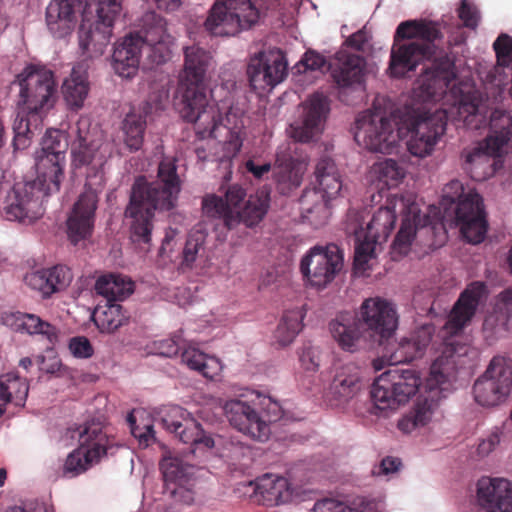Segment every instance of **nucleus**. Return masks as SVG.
Listing matches in <instances>:
<instances>
[{
  "label": "nucleus",
  "mask_w": 512,
  "mask_h": 512,
  "mask_svg": "<svg viewBox=\"0 0 512 512\" xmlns=\"http://www.w3.org/2000/svg\"><path fill=\"white\" fill-rule=\"evenodd\" d=\"M259 18L250 0H220L205 21L206 29L216 36H234L250 28Z\"/></svg>",
  "instance_id": "nucleus-13"
},
{
  "label": "nucleus",
  "mask_w": 512,
  "mask_h": 512,
  "mask_svg": "<svg viewBox=\"0 0 512 512\" xmlns=\"http://www.w3.org/2000/svg\"><path fill=\"white\" fill-rule=\"evenodd\" d=\"M304 316L302 308L288 310L283 314L273 336L279 347H286L294 341L302 330Z\"/></svg>",
  "instance_id": "nucleus-46"
},
{
  "label": "nucleus",
  "mask_w": 512,
  "mask_h": 512,
  "mask_svg": "<svg viewBox=\"0 0 512 512\" xmlns=\"http://www.w3.org/2000/svg\"><path fill=\"white\" fill-rule=\"evenodd\" d=\"M401 205V226L392 245V256L398 260L412 249L416 238V203L413 197H403Z\"/></svg>",
  "instance_id": "nucleus-35"
},
{
  "label": "nucleus",
  "mask_w": 512,
  "mask_h": 512,
  "mask_svg": "<svg viewBox=\"0 0 512 512\" xmlns=\"http://www.w3.org/2000/svg\"><path fill=\"white\" fill-rule=\"evenodd\" d=\"M246 191L233 184L225 191V198L215 194L206 195L202 200V210L206 217L223 220L228 229L241 222L240 210L243 208Z\"/></svg>",
  "instance_id": "nucleus-24"
},
{
  "label": "nucleus",
  "mask_w": 512,
  "mask_h": 512,
  "mask_svg": "<svg viewBox=\"0 0 512 512\" xmlns=\"http://www.w3.org/2000/svg\"><path fill=\"white\" fill-rule=\"evenodd\" d=\"M288 64L284 54L277 49L261 51L250 57L247 75L250 86L257 92L272 90L284 81Z\"/></svg>",
  "instance_id": "nucleus-18"
},
{
  "label": "nucleus",
  "mask_w": 512,
  "mask_h": 512,
  "mask_svg": "<svg viewBox=\"0 0 512 512\" xmlns=\"http://www.w3.org/2000/svg\"><path fill=\"white\" fill-rule=\"evenodd\" d=\"M214 66L210 52L192 45L184 50V68L180 79L181 98L177 103L181 117L192 124L201 138L225 135V157H235L242 147L243 119L229 110L225 118L220 108L208 98L206 80Z\"/></svg>",
  "instance_id": "nucleus-1"
},
{
  "label": "nucleus",
  "mask_w": 512,
  "mask_h": 512,
  "mask_svg": "<svg viewBox=\"0 0 512 512\" xmlns=\"http://www.w3.org/2000/svg\"><path fill=\"white\" fill-rule=\"evenodd\" d=\"M123 0H87V6L93 8L96 20L100 23L114 24L122 11Z\"/></svg>",
  "instance_id": "nucleus-55"
},
{
  "label": "nucleus",
  "mask_w": 512,
  "mask_h": 512,
  "mask_svg": "<svg viewBox=\"0 0 512 512\" xmlns=\"http://www.w3.org/2000/svg\"><path fill=\"white\" fill-rule=\"evenodd\" d=\"M329 330L333 340L345 352H358L372 342L358 316L353 312L338 313L329 323Z\"/></svg>",
  "instance_id": "nucleus-26"
},
{
  "label": "nucleus",
  "mask_w": 512,
  "mask_h": 512,
  "mask_svg": "<svg viewBox=\"0 0 512 512\" xmlns=\"http://www.w3.org/2000/svg\"><path fill=\"white\" fill-rule=\"evenodd\" d=\"M330 111L329 101L321 93L311 95L303 104L300 120L290 127V136L302 143L316 141L324 130Z\"/></svg>",
  "instance_id": "nucleus-21"
},
{
  "label": "nucleus",
  "mask_w": 512,
  "mask_h": 512,
  "mask_svg": "<svg viewBox=\"0 0 512 512\" xmlns=\"http://www.w3.org/2000/svg\"><path fill=\"white\" fill-rule=\"evenodd\" d=\"M72 163L75 168L86 167L85 191L67 219V235L73 245L85 243L92 235L98 193L105 184L104 165L111 156L109 143L103 140L101 132L90 129L88 118L77 122V139L71 146Z\"/></svg>",
  "instance_id": "nucleus-2"
},
{
  "label": "nucleus",
  "mask_w": 512,
  "mask_h": 512,
  "mask_svg": "<svg viewBox=\"0 0 512 512\" xmlns=\"http://www.w3.org/2000/svg\"><path fill=\"white\" fill-rule=\"evenodd\" d=\"M512 388V359L495 356L486 371L473 385L475 401L483 407L498 406L508 398Z\"/></svg>",
  "instance_id": "nucleus-14"
},
{
  "label": "nucleus",
  "mask_w": 512,
  "mask_h": 512,
  "mask_svg": "<svg viewBox=\"0 0 512 512\" xmlns=\"http://www.w3.org/2000/svg\"><path fill=\"white\" fill-rule=\"evenodd\" d=\"M149 47L152 62H166L172 54L174 38L167 32L165 20L155 12L143 16V36L129 35L119 42L112 55V67L123 78L133 77L139 67L142 44Z\"/></svg>",
  "instance_id": "nucleus-6"
},
{
  "label": "nucleus",
  "mask_w": 512,
  "mask_h": 512,
  "mask_svg": "<svg viewBox=\"0 0 512 512\" xmlns=\"http://www.w3.org/2000/svg\"><path fill=\"white\" fill-rule=\"evenodd\" d=\"M404 177L405 170L392 159L374 163L369 171L371 181H378L389 188L397 186Z\"/></svg>",
  "instance_id": "nucleus-50"
},
{
  "label": "nucleus",
  "mask_w": 512,
  "mask_h": 512,
  "mask_svg": "<svg viewBox=\"0 0 512 512\" xmlns=\"http://www.w3.org/2000/svg\"><path fill=\"white\" fill-rule=\"evenodd\" d=\"M415 67L416 20H408L396 29L388 72L392 77H403Z\"/></svg>",
  "instance_id": "nucleus-23"
},
{
  "label": "nucleus",
  "mask_w": 512,
  "mask_h": 512,
  "mask_svg": "<svg viewBox=\"0 0 512 512\" xmlns=\"http://www.w3.org/2000/svg\"><path fill=\"white\" fill-rule=\"evenodd\" d=\"M347 230L355 236L354 272L358 276H367L377 264V255L396 221L395 211L389 207H380L364 221L361 214L350 212Z\"/></svg>",
  "instance_id": "nucleus-8"
},
{
  "label": "nucleus",
  "mask_w": 512,
  "mask_h": 512,
  "mask_svg": "<svg viewBox=\"0 0 512 512\" xmlns=\"http://www.w3.org/2000/svg\"><path fill=\"white\" fill-rule=\"evenodd\" d=\"M73 279L69 267L56 265L49 269L29 272L24 277V282L31 290L38 292L47 298L52 294L66 289Z\"/></svg>",
  "instance_id": "nucleus-33"
},
{
  "label": "nucleus",
  "mask_w": 512,
  "mask_h": 512,
  "mask_svg": "<svg viewBox=\"0 0 512 512\" xmlns=\"http://www.w3.org/2000/svg\"><path fill=\"white\" fill-rule=\"evenodd\" d=\"M206 238V233L200 229L189 233L178 264L179 271L185 273L198 267L205 253Z\"/></svg>",
  "instance_id": "nucleus-44"
},
{
  "label": "nucleus",
  "mask_w": 512,
  "mask_h": 512,
  "mask_svg": "<svg viewBox=\"0 0 512 512\" xmlns=\"http://www.w3.org/2000/svg\"><path fill=\"white\" fill-rule=\"evenodd\" d=\"M79 446L66 458L63 473L75 477L97 464L106 454L108 438L100 423L91 422L79 432Z\"/></svg>",
  "instance_id": "nucleus-15"
},
{
  "label": "nucleus",
  "mask_w": 512,
  "mask_h": 512,
  "mask_svg": "<svg viewBox=\"0 0 512 512\" xmlns=\"http://www.w3.org/2000/svg\"><path fill=\"white\" fill-rule=\"evenodd\" d=\"M308 512H386L383 505L376 501L356 498L350 503L335 499L317 501Z\"/></svg>",
  "instance_id": "nucleus-45"
},
{
  "label": "nucleus",
  "mask_w": 512,
  "mask_h": 512,
  "mask_svg": "<svg viewBox=\"0 0 512 512\" xmlns=\"http://www.w3.org/2000/svg\"><path fill=\"white\" fill-rule=\"evenodd\" d=\"M128 320L120 304L108 302L99 307L95 315V323L101 332L112 333L123 326Z\"/></svg>",
  "instance_id": "nucleus-51"
},
{
  "label": "nucleus",
  "mask_w": 512,
  "mask_h": 512,
  "mask_svg": "<svg viewBox=\"0 0 512 512\" xmlns=\"http://www.w3.org/2000/svg\"><path fill=\"white\" fill-rule=\"evenodd\" d=\"M487 285L483 281H474L467 285L455 303L447 327L461 330L474 316L480 302L487 297Z\"/></svg>",
  "instance_id": "nucleus-32"
},
{
  "label": "nucleus",
  "mask_w": 512,
  "mask_h": 512,
  "mask_svg": "<svg viewBox=\"0 0 512 512\" xmlns=\"http://www.w3.org/2000/svg\"><path fill=\"white\" fill-rule=\"evenodd\" d=\"M29 392V385L25 379L10 372L0 376V402L12 403L15 406L25 405Z\"/></svg>",
  "instance_id": "nucleus-48"
},
{
  "label": "nucleus",
  "mask_w": 512,
  "mask_h": 512,
  "mask_svg": "<svg viewBox=\"0 0 512 512\" xmlns=\"http://www.w3.org/2000/svg\"><path fill=\"white\" fill-rule=\"evenodd\" d=\"M373 342L384 345L397 328V314L394 305L381 297L365 299L356 314Z\"/></svg>",
  "instance_id": "nucleus-19"
},
{
  "label": "nucleus",
  "mask_w": 512,
  "mask_h": 512,
  "mask_svg": "<svg viewBox=\"0 0 512 512\" xmlns=\"http://www.w3.org/2000/svg\"><path fill=\"white\" fill-rule=\"evenodd\" d=\"M307 165L305 160H290L277 164L273 169V177L279 191L286 194L299 187L307 170Z\"/></svg>",
  "instance_id": "nucleus-43"
},
{
  "label": "nucleus",
  "mask_w": 512,
  "mask_h": 512,
  "mask_svg": "<svg viewBox=\"0 0 512 512\" xmlns=\"http://www.w3.org/2000/svg\"><path fill=\"white\" fill-rule=\"evenodd\" d=\"M370 394L375 408L398 409L416 395V369L411 365L383 372L375 379Z\"/></svg>",
  "instance_id": "nucleus-11"
},
{
  "label": "nucleus",
  "mask_w": 512,
  "mask_h": 512,
  "mask_svg": "<svg viewBox=\"0 0 512 512\" xmlns=\"http://www.w3.org/2000/svg\"><path fill=\"white\" fill-rule=\"evenodd\" d=\"M168 99L166 90L159 91L155 96H150L143 111L131 110L122 121L123 142L129 151H138L143 144L146 128V114L151 111H158L163 108Z\"/></svg>",
  "instance_id": "nucleus-29"
},
{
  "label": "nucleus",
  "mask_w": 512,
  "mask_h": 512,
  "mask_svg": "<svg viewBox=\"0 0 512 512\" xmlns=\"http://www.w3.org/2000/svg\"><path fill=\"white\" fill-rule=\"evenodd\" d=\"M244 487L251 491L249 496L253 501L267 507L287 503L293 494L289 481L274 474H265L247 482Z\"/></svg>",
  "instance_id": "nucleus-30"
},
{
  "label": "nucleus",
  "mask_w": 512,
  "mask_h": 512,
  "mask_svg": "<svg viewBox=\"0 0 512 512\" xmlns=\"http://www.w3.org/2000/svg\"><path fill=\"white\" fill-rule=\"evenodd\" d=\"M367 63L364 57L344 51L337 53L331 76L343 92H361L366 89Z\"/></svg>",
  "instance_id": "nucleus-27"
},
{
  "label": "nucleus",
  "mask_w": 512,
  "mask_h": 512,
  "mask_svg": "<svg viewBox=\"0 0 512 512\" xmlns=\"http://www.w3.org/2000/svg\"><path fill=\"white\" fill-rule=\"evenodd\" d=\"M98 294L108 302L122 301L134 291V283L127 276L121 274H108L98 278L95 284Z\"/></svg>",
  "instance_id": "nucleus-42"
},
{
  "label": "nucleus",
  "mask_w": 512,
  "mask_h": 512,
  "mask_svg": "<svg viewBox=\"0 0 512 512\" xmlns=\"http://www.w3.org/2000/svg\"><path fill=\"white\" fill-rule=\"evenodd\" d=\"M317 191L327 199H335L343 187L342 178L335 162L330 158H322L315 168Z\"/></svg>",
  "instance_id": "nucleus-40"
},
{
  "label": "nucleus",
  "mask_w": 512,
  "mask_h": 512,
  "mask_svg": "<svg viewBox=\"0 0 512 512\" xmlns=\"http://www.w3.org/2000/svg\"><path fill=\"white\" fill-rule=\"evenodd\" d=\"M489 135L483 144L467 150L465 163L472 178L480 180L490 174L491 157L498 156L512 136V116L503 110H494L488 121Z\"/></svg>",
  "instance_id": "nucleus-10"
},
{
  "label": "nucleus",
  "mask_w": 512,
  "mask_h": 512,
  "mask_svg": "<svg viewBox=\"0 0 512 512\" xmlns=\"http://www.w3.org/2000/svg\"><path fill=\"white\" fill-rule=\"evenodd\" d=\"M327 199L316 189H306L300 198L302 218L315 227L322 226L329 218Z\"/></svg>",
  "instance_id": "nucleus-41"
},
{
  "label": "nucleus",
  "mask_w": 512,
  "mask_h": 512,
  "mask_svg": "<svg viewBox=\"0 0 512 512\" xmlns=\"http://www.w3.org/2000/svg\"><path fill=\"white\" fill-rule=\"evenodd\" d=\"M144 414V412L134 411L129 414L128 422L132 435L138 439L140 445L146 447L152 443L155 438L153 425L149 420L137 423L139 420H143Z\"/></svg>",
  "instance_id": "nucleus-56"
},
{
  "label": "nucleus",
  "mask_w": 512,
  "mask_h": 512,
  "mask_svg": "<svg viewBox=\"0 0 512 512\" xmlns=\"http://www.w3.org/2000/svg\"><path fill=\"white\" fill-rule=\"evenodd\" d=\"M362 371L354 363L335 368L333 380L329 386V400L336 406H342L358 397L364 390Z\"/></svg>",
  "instance_id": "nucleus-31"
},
{
  "label": "nucleus",
  "mask_w": 512,
  "mask_h": 512,
  "mask_svg": "<svg viewBox=\"0 0 512 512\" xmlns=\"http://www.w3.org/2000/svg\"><path fill=\"white\" fill-rule=\"evenodd\" d=\"M451 368L449 358L440 356L432 363L425 384L418 383V426L431 421L441 398V386L448 382Z\"/></svg>",
  "instance_id": "nucleus-20"
},
{
  "label": "nucleus",
  "mask_w": 512,
  "mask_h": 512,
  "mask_svg": "<svg viewBox=\"0 0 512 512\" xmlns=\"http://www.w3.org/2000/svg\"><path fill=\"white\" fill-rule=\"evenodd\" d=\"M430 215L424 216L421 230H432L440 226L445 229L446 225L450 227H459L463 238L472 244L481 243L488 230L487 215L483 203V198L474 189L465 190L464 185L459 180H452L443 188V194L439 207L431 206Z\"/></svg>",
  "instance_id": "nucleus-5"
},
{
  "label": "nucleus",
  "mask_w": 512,
  "mask_h": 512,
  "mask_svg": "<svg viewBox=\"0 0 512 512\" xmlns=\"http://www.w3.org/2000/svg\"><path fill=\"white\" fill-rule=\"evenodd\" d=\"M386 347L390 349V361L393 364H408L406 367L415 366L411 362L416 356V338L413 334L401 337L396 343L387 341ZM416 369V367H414Z\"/></svg>",
  "instance_id": "nucleus-52"
},
{
  "label": "nucleus",
  "mask_w": 512,
  "mask_h": 512,
  "mask_svg": "<svg viewBox=\"0 0 512 512\" xmlns=\"http://www.w3.org/2000/svg\"><path fill=\"white\" fill-rule=\"evenodd\" d=\"M222 409L232 427L258 441H266L270 437L271 423L282 415L280 404L261 394H256L251 402L239 398L227 400Z\"/></svg>",
  "instance_id": "nucleus-9"
},
{
  "label": "nucleus",
  "mask_w": 512,
  "mask_h": 512,
  "mask_svg": "<svg viewBox=\"0 0 512 512\" xmlns=\"http://www.w3.org/2000/svg\"><path fill=\"white\" fill-rule=\"evenodd\" d=\"M89 91L87 67L84 64H77L72 68L69 76L63 80L61 86V93L68 109L72 111L82 109Z\"/></svg>",
  "instance_id": "nucleus-37"
},
{
  "label": "nucleus",
  "mask_w": 512,
  "mask_h": 512,
  "mask_svg": "<svg viewBox=\"0 0 512 512\" xmlns=\"http://www.w3.org/2000/svg\"><path fill=\"white\" fill-rule=\"evenodd\" d=\"M31 113H23L18 105V115L13 125L15 133L13 145L15 149H21L27 146L28 135L32 133L30 128V120L25 116Z\"/></svg>",
  "instance_id": "nucleus-60"
},
{
  "label": "nucleus",
  "mask_w": 512,
  "mask_h": 512,
  "mask_svg": "<svg viewBox=\"0 0 512 512\" xmlns=\"http://www.w3.org/2000/svg\"><path fill=\"white\" fill-rule=\"evenodd\" d=\"M113 25L100 23L99 20L88 25L86 20H83L79 30V45L83 54L89 58L103 55L110 43Z\"/></svg>",
  "instance_id": "nucleus-38"
},
{
  "label": "nucleus",
  "mask_w": 512,
  "mask_h": 512,
  "mask_svg": "<svg viewBox=\"0 0 512 512\" xmlns=\"http://www.w3.org/2000/svg\"><path fill=\"white\" fill-rule=\"evenodd\" d=\"M402 466V462L396 457H385L381 460L380 464L375 466L372 470L373 475L378 477H385L387 480L393 477Z\"/></svg>",
  "instance_id": "nucleus-62"
},
{
  "label": "nucleus",
  "mask_w": 512,
  "mask_h": 512,
  "mask_svg": "<svg viewBox=\"0 0 512 512\" xmlns=\"http://www.w3.org/2000/svg\"><path fill=\"white\" fill-rule=\"evenodd\" d=\"M458 15L465 27L475 29L478 26L479 12L468 0H461Z\"/></svg>",
  "instance_id": "nucleus-63"
},
{
  "label": "nucleus",
  "mask_w": 512,
  "mask_h": 512,
  "mask_svg": "<svg viewBox=\"0 0 512 512\" xmlns=\"http://www.w3.org/2000/svg\"><path fill=\"white\" fill-rule=\"evenodd\" d=\"M81 0H51L46 8V23L56 38L69 35L76 24V12Z\"/></svg>",
  "instance_id": "nucleus-34"
},
{
  "label": "nucleus",
  "mask_w": 512,
  "mask_h": 512,
  "mask_svg": "<svg viewBox=\"0 0 512 512\" xmlns=\"http://www.w3.org/2000/svg\"><path fill=\"white\" fill-rule=\"evenodd\" d=\"M163 426L176 434L185 444L195 446L196 449H211L215 446V439L201 428L192 414L179 406H170L161 418Z\"/></svg>",
  "instance_id": "nucleus-22"
},
{
  "label": "nucleus",
  "mask_w": 512,
  "mask_h": 512,
  "mask_svg": "<svg viewBox=\"0 0 512 512\" xmlns=\"http://www.w3.org/2000/svg\"><path fill=\"white\" fill-rule=\"evenodd\" d=\"M476 501L485 512H512V483L504 478L482 477L476 484Z\"/></svg>",
  "instance_id": "nucleus-28"
},
{
  "label": "nucleus",
  "mask_w": 512,
  "mask_h": 512,
  "mask_svg": "<svg viewBox=\"0 0 512 512\" xmlns=\"http://www.w3.org/2000/svg\"><path fill=\"white\" fill-rule=\"evenodd\" d=\"M418 56L431 62L418 75V99H434L443 93L456 78L454 61L449 57L443 47L444 34L441 24L437 21L418 19Z\"/></svg>",
  "instance_id": "nucleus-7"
},
{
  "label": "nucleus",
  "mask_w": 512,
  "mask_h": 512,
  "mask_svg": "<svg viewBox=\"0 0 512 512\" xmlns=\"http://www.w3.org/2000/svg\"><path fill=\"white\" fill-rule=\"evenodd\" d=\"M160 468L171 495L186 504L193 502L195 467L184 462L182 458L169 454L163 457Z\"/></svg>",
  "instance_id": "nucleus-25"
},
{
  "label": "nucleus",
  "mask_w": 512,
  "mask_h": 512,
  "mask_svg": "<svg viewBox=\"0 0 512 512\" xmlns=\"http://www.w3.org/2000/svg\"><path fill=\"white\" fill-rule=\"evenodd\" d=\"M326 69L327 62L325 57L312 50L307 51L293 68L295 74L311 75L312 77L323 74Z\"/></svg>",
  "instance_id": "nucleus-54"
},
{
  "label": "nucleus",
  "mask_w": 512,
  "mask_h": 512,
  "mask_svg": "<svg viewBox=\"0 0 512 512\" xmlns=\"http://www.w3.org/2000/svg\"><path fill=\"white\" fill-rule=\"evenodd\" d=\"M301 367L307 372H316L320 366V350L316 347H304L299 355Z\"/></svg>",
  "instance_id": "nucleus-61"
},
{
  "label": "nucleus",
  "mask_w": 512,
  "mask_h": 512,
  "mask_svg": "<svg viewBox=\"0 0 512 512\" xmlns=\"http://www.w3.org/2000/svg\"><path fill=\"white\" fill-rule=\"evenodd\" d=\"M343 267V253L336 244L312 247L301 259L300 270L313 287L325 288Z\"/></svg>",
  "instance_id": "nucleus-17"
},
{
  "label": "nucleus",
  "mask_w": 512,
  "mask_h": 512,
  "mask_svg": "<svg viewBox=\"0 0 512 512\" xmlns=\"http://www.w3.org/2000/svg\"><path fill=\"white\" fill-rule=\"evenodd\" d=\"M65 158L52 155L43 149L35 152L37 178L34 180L45 188L47 193L58 192L64 177Z\"/></svg>",
  "instance_id": "nucleus-36"
},
{
  "label": "nucleus",
  "mask_w": 512,
  "mask_h": 512,
  "mask_svg": "<svg viewBox=\"0 0 512 512\" xmlns=\"http://www.w3.org/2000/svg\"><path fill=\"white\" fill-rule=\"evenodd\" d=\"M69 146L68 136L64 131L57 129H49L46 131L42 141L41 149L52 155L66 158V151Z\"/></svg>",
  "instance_id": "nucleus-58"
},
{
  "label": "nucleus",
  "mask_w": 512,
  "mask_h": 512,
  "mask_svg": "<svg viewBox=\"0 0 512 512\" xmlns=\"http://www.w3.org/2000/svg\"><path fill=\"white\" fill-rule=\"evenodd\" d=\"M49 194L35 181L15 183L5 198L3 210L6 219L32 224L43 215L42 198Z\"/></svg>",
  "instance_id": "nucleus-16"
},
{
  "label": "nucleus",
  "mask_w": 512,
  "mask_h": 512,
  "mask_svg": "<svg viewBox=\"0 0 512 512\" xmlns=\"http://www.w3.org/2000/svg\"><path fill=\"white\" fill-rule=\"evenodd\" d=\"M354 139L359 146L380 153H390L403 143L416 156L415 101L394 107L386 98L375 99L372 108L356 119Z\"/></svg>",
  "instance_id": "nucleus-3"
},
{
  "label": "nucleus",
  "mask_w": 512,
  "mask_h": 512,
  "mask_svg": "<svg viewBox=\"0 0 512 512\" xmlns=\"http://www.w3.org/2000/svg\"><path fill=\"white\" fill-rule=\"evenodd\" d=\"M180 191L181 180L172 158L160 162L156 181L148 183L142 177L135 181L125 215L130 219L131 239L143 253L150 250L154 211L173 209Z\"/></svg>",
  "instance_id": "nucleus-4"
},
{
  "label": "nucleus",
  "mask_w": 512,
  "mask_h": 512,
  "mask_svg": "<svg viewBox=\"0 0 512 512\" xmlns=\"http://www.w3.org/2000/svg\"><path fill=\"white\" fill-rule=\"evenodd\" d=\"M270 203V193L266 189L258 190L249 196L242 210H240L241 222L252 227L258 224L266 215Z\"/></svg>",
  "instance_id": "nucleus-49"
},
{
  "label": "nucleus",
  "mask_w": 512,
  "mask_h": 512,
  "mask_svg": "<svg viewBox=\"0 0 512 512\" xmlns=\"http://www.w3.org/2000/svg\"><path fill=\"white\" fill-rule=\"evenodd\" d=\"M458 113L467 129L480 130L488 126L486 111H480L478 105L473 102L461 103Z\"/></svg>",
  "instance_id": "nucleus-57"
},
{
  "label": "nucleus",
  "mask_w": 512,
  "mask_h": 512,
  "mask_svg": "<svg viewBox=\"0 0 512 512\" xmlns=\"http://www.w3.org/2000/svg\"><path fill=\"white\" fill-rule=\"evenodd\" d=\"M19 326L26 330L29 334H39L49 341L51 345L58 342V331L50 323L42 320L34 314H20L17 317Z\"/></svg>",
  "instance_id": "nucleus-53"
},
{
  "label": "nucleus",
  "mask_w": 512,
  "mask_h": 512,
  "mask_svg": "<svg viewBox=\"0 0 512 512\" xmlns=\"http://www.w3.org/2000/svg\"><path fill=\"white\" fill-rule=\"evenodd\" d=\"M181 359L190 369L198 371L209 379L216 378L222 371V364L219 359L208 356L194 347L184 349Z\"/></svg>",
  "instance_id": "nucleus-47"
},
{
  "label": "nucleus",
  "mask_w": 512,
  "mask_h": 512,
  "mask_svg": "<svg viewBox=\"0 0 512 512\" xmlns=\"http://www.w3.org/2000/svg\"><path fill=\"white\" fill-rule=\"evenodd\" d=\"M71 354L77 358H89L93 355V348L86 337H74L69 342Z\"/></svg>",
  "instance_id": "nucleus-64"
},
{
  "label": "nucleus",
  "mask_w": 512,
  "mask_h": 512,
  "mask_svg": "<svg viewBox=\"0 0 512 512\" xmlns=\"http://www.w3.org/2000/svg\"><path fill=\"white\" fill-rule=\"evenodd\" d=\"M418 159L431 154L438 139L446 130L445 113L425 118L418 109Z\"/></svg>",
  "instance_id": "nucleus-39"
},
{
  "label": "nucleus",
  "mask_w": 512,
  "mask_h": 512,
  "mask_svg": "<svg viewBox=\"0 0 512 512\" xmlns=\"http://www.w3.org/2000/svg\"><path fill=\"white\" fill-rule=\"evenodd\" d=\"M493 49L496 54V69L512 67V37L507 34H501L493 43Z\"/></svg>",
  "instance_id": "nucleus-59"
},
{
  "label": "nucleus",
  "mask_w": 512,
  "mask_h": 512,
  "mask_svg": "<svg viewBox=\"0 0 512 512\" xmlns=\"http://www.w3.org/2000/svg\"><path fill=\"white\" fill-rule=\"evenodd\" d=\"M19 106L23 113L39 114L51 109L56 100V82L50 69L27 66L18 76Z\"/></svg>",
  "instance_id": "nucleus-12"
}]
</instances>
